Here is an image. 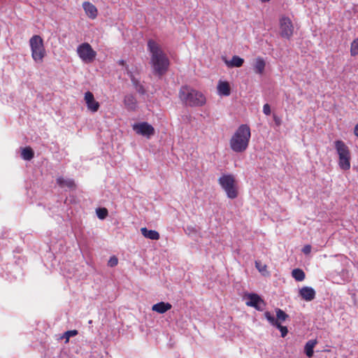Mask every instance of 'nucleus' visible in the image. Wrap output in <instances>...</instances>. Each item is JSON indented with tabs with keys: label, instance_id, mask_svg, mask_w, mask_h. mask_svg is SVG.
<instances>
[{
	"label": "nucleus",
	"instance_id": "30",
	"mask_svg": "<svg viewBox=\"0 0 358 358\" xmlns=\"http://www.w3.org/2000/svg\"><path fill=\"white\" fill-rule=\"evenodd\" d=\"M255 267L261 273H264V271H266V267H267L266 265L262 264L260 262H258V261L255 262Z\"/></svg>",
	"mask_w": 358,
	"mask_h": 358
},
{
	"label": "nucleus",
	"instance_id": "20",
	"mask_svg": "<svg viewBox=\"0 0 358 358\" xmlns=\"http://www.w3.org/2000/svg\"><path fill=\"white\" fill-rule=\"evenodd\" d=\"M141 232L145 238H149L150 240L157 241L160 238L158 231L155 230L148 229L146 227L141 228Z\"/></svg>",
	"mask_w": 358,
	"mask_h": 358
},
{
	"label": "nucleus",
	"instance_id": "8",
	"mask_svg": "<svg viewBox=\"0 0 358 358\" xmlns=\"http://www.w3.org/2000/svg\"><path fill=\"white\" fill-rule=\"evenodd\" d=\"M294 33V25L289 17L282 16L280 18V35L281 37L290 39Z\"/></svg>",
	"mask_w": 358,
	"mask_h": 358
},
{
	"label": "nucleus",
	"instance_id": "13",
	"mask_svg": "<svg viewBox=\"0 0 358 358\" xmlns=\"http://www.w3.org/2000/svg\"><path fill=\"white\" fill-rule=\"evenodd\" d=\"M299 294L303 299L306 301H310L315 297L314 289L310 287H303L299 290Z\"/></svg>",
	"mask_w": 358,
	"mask_h": 358
},
{
	"label": "nucleus",
	"instance_id": "31",
	"mask_svg": "<svg viewBox=\"0 0 358 358\" xmlns=\"http://www.w3.org/2000/svg\"><path fill=\"white\" fill-rule=\"evenodd\" d=\"M118 264V259L115 256H113L108 262V265L110 267H114Z\"/></svg>",
	"mask_w": 358,
	"mask_h": 358
},
{
	"label": "nucleus",
	"instance_id": "37",
	"mask_svg": "<svg viewBox=\"0 0 358 358\" xmlns=\"http://www.w3.org/2000/svg\"><path fill=\"white\" fill-rule=\"evenodd\" d=\"M262 3H265V2H268L270 0H259Z\"/></svg>",
	"mask_w": 358,
	"mask_h": 358
},
{
	"label": "nucleus",
	"instance_id": "18",
	"mask_svg": "<svg viewBox=\"0 0 358 358\" xmlns=\"http://www.w3.org/2000/svg\"><path fill=\"white\" fill-rule=\"evenodd\" d=\"M124 103L125 107L129 110H135L137 108V101L132 94H127L124 96Z\"/></svg>",
	"mask_w": 358,
	"mask_h": 358
},
{
	"label": "nucleus",
	"instance_id": "27",
	"mask_svg": "<svg viewBox=\"0 0 358 358\" xmlns=\"http://www.w3.org/2000/svg\"><path fill=\"white\" fill-rule=\"evenodd\" d=\"M78 331L76 329L74 330H70L64 332V334L61 336V338L65 339V343H67L69 341V338L71 337L75 336L78 335Z\"/></svg>",
	"mask_w": 358,
	"mask_h": 358
},
{
	"label": "nucleus",
	"instance_id": "35",
	"mask_svg": "<svg viewBox=\"0 0 358 358\" xmlns=\"http://www.w3.org/2000/svg\"><path fill=\"white\" fill-rule=\"evenodd\" d=\"M118 64L121 66H125L126 68L128 67V66L126 64V62L123 59L119 60ZM127 69L129 70V68H127Z\"/></svg>",
	"mask_w": 358,
	"mask_h": 358
},
{
	"label": "nucleus",
	"instance_id": "32",
	"mask_svg": "<svg viewBox=\"0 0 358 358\" xmlns=\"http://www.w3.org/2000/svg\"><path fill=\"white\" fill-rule=\"evenodd\" d=\"M263 112L266 115H269L271 114V107L268 103H266L264 105Z\"/></svg>",
	"mask_w": 358,
	"mask_h": 358
},
{
	"label": "nucleus",
	"instance_id": "6",
	"mask_svg": "<svg viewBox=\"0 0 358 358\" xmlns=\"http://www.w3.org/2000/svg\"><path fill=\"white\" fill-rule=\"evenodd\" d=\"M29 45L33 59L41 63L46 54L43 38L38 35H34L29 39Z\"/></svg>",
	"mask_w": 358,
	"mask_h": 358
},
{
	"label": "nucleus",
	"instance_id": "4",
	"mask_svg": "<svg viewBox=\"0 0 358 358\" xmlns=\"http://www.w3.org/2000/svg\"><path fill=\"white\" fill-rule=\"evenodd\" d=\"M335 149L338 155V166L343 171L350 169L351 155L348 146L341 140L334 142Z\"/></svg>",
	"mask_w": 358,
	"mask_h": 358
},
{
	"label": "nucleus",
	"instance_id": "15",
	"mask_svg": "<svg viewBox=\"0 0 358 358\" xmlns=\"http://www.w3.org/2000/svg\"><path fill=\"white\" fill-rule=\"evenodd\" d=\"M127 75L129 76L131 83L134 85L135 90L141 94H144L145 90L143 85L140 83V80L137 79L132 72L127 69Z\"/></svg>",
	"mask_w": 358,
	"mask_h": 358
},
{
	"label": "nucleus",
	"instance_id": "17",
	"mask_svg": "<svg viewBox=\"0 0 358 358\" xmlns=\"http://www.w3.org/2000/svg\"><path fill=\"white\" fill-rule=\"evenodd\" d=\"M56 181L57 184L62 188L75 189L76 187L75 181L71 178H64L60 176L57 178Z\"/></svg>",
	"mask_w": 358,
	"mask_h": 358
},
{
	"label": "nucleus",
	"instance_id": "16",
	"mask_svg": "<svg viewBox=\"0 0 358 358\" xmlns=\"http://www.w3.org/2000/svg\"><path fill=\"white\" fill-rule=\"evenodd\" d=\"M172 305L169 302H159L154 304L152 307V310L159 314H163L168 310H171Z\"/></svg>",
	"mask_w": 358,
	"mask_h": 358
},
{
	"label": "nucleus",
	"instance_id": "9",
	"mask_svg": "<svg viewBox=\"0 0 358 358\" xmlns=\"http://www.w3.org/2000/svg\"><path fill=\"white\" fill-rule=\"evenodd\" d=\"M133 129L136 134L150 138L155 134L154 127L146 122L136 123L133 125Z\"/></svg>",
	"mask_w": 358,
	"mask_h": 358
},
{
	"label": "nucleus",
	"instance_id": "23",
	"mask_svg": "<svg viewBox=\"0 0 358 358\" xmlns=\"http://www.w3.org/2000/svg\"><path fill=\"white\" fill-rule=\"evenodd\" d=\"M243 63L244 59L236 55L233 56L229 62L226 61L227 65L229 67H241Z\"/></svg>",
	"mask_w": 358,
	"mask_h": 358
},
{
	"label": "nucleus",
	"instance_id": "22",
	"mask_svg": "<svg viewBox=\"0 0 358 358\" xmlns=\"http://www.w3.org/2000/svg\"><path fill=\"white\" fill-rule=\"evenodd\" d=\"M317 344V339L309 340L305 345L304 351L307 357H312L314 353V348Z\"/></svg>",
	"mask_w": 358,
	"mask_h": 358
},
{
	"label": "nucleus",
	"instance_id": "1",
	"mask_svg": "<svg viewBox=\"0 0 358 358\" xmlns=\"http://www.w3.org/2000/svg\"><path fill=\"white\" fill-rule=\"evenodd\" d=\"M148 50L150 53V64L155 75L159 77L164 75L170 66V61L161 45L152 39L148 41Z\"/></svg>",
	"mask_w": 358,
	"mask_h": 358
},
{
	"label": "nucleus",
	"instance_id": "11",
	"mask_svg": "<svg viewBox=\"0 0 358 358\" xmlns=\"http://www.w3.org/2000/svg\"><path fill=\"white\" fill-rule=\"evenodd\" d=\"M84 99L88 110L93 113L99 110L100 107L99 103L95 100L94 94L91 92L88 91L85 93Z\"/></svg>",
	"mask_w": 358,
	"mask_h": 358
},
{
	"label": "nucleus",
	"instance_id": "14",
	"mask_svg": "<svg viewBox=\"0 0 358 358\" xmlns=\"http://www.w3.org/2000/svg\"><path fill=\"white\" fill-rule=\"evenodd\" d=\"M83 9L86 15L91 19H95L98 14V10L94 5L89 1L83 3Z\"/></svg>",
	"mask_w": 358,
	"mask_h": 358
},
{
	"label": "nucleus",
	"instance_id": "3",
	"mask_svg": "<svg viewBox=\"0 0 358 358\" xmlns=\"http://www.w3.org/2000/svg\"><path fill=\"white\" fill-rule=\"evenodd\" d=\"M179 98L184 104L190 107L202 106L206 101V96L202 92L188 86L180 87Z\"/></svg>",
	"mask_w": 358,
	"mask_h": 358
},
{
	"label": "nucleus",
	"instance_id": "34",
	"mask_svg": "<svg viewBox=\"0 0 358 358\" xmlns=\"http://www.w3.org/2000/svg\"><path fill=\"white\" fill-rule=\"evenodd\" d=\"M273 118H274V121H275V124L278 126H279L281 124L280 119L278 117H277L276 115H274Z\"/></svg>",
	"mask_w": 358,
	"mask_h": 358
},
{
	"label": "nucleus",
	"instance_id": "33",
	"mask_svg": "<svg viewBox=\"0 0 358 358\" xmlns=\"http://www.w3.org/2000/svg\"><path fill=\"white\" fill-rule=\"evenodd\" d=\"M311 245H306L303 249H302V252L305 254V255H309L311 252Z\"/></svg>",
	"mask_w": 358,
	"mask_h": 358
},
{
	"label": "nucleus",
	"instance_id": "26",
	"mask_svg": "<svg viewBox=\"0 0 358 358\" xmlns=\"http://www.w3.org/2000/svg\"><path fill=\"white\" fill-rule=\"evenodd\" d=\"M275 313H276L275 320H277L278 322H284L289 317V315L280 308L275 309Z\"/></svg>",
	"mask_w": 358,
	"mask_h": 358
},
{
	"label": "nucleus",
	"instance_id": "38",
	"mask_svg": "<svg viewBox=\"0 0 358 358\" xmlns=\"http://www.w3.org/2000/svg\"><path fill=\"white\" fill-rule=\"evenodd\" d=\"M357 39H358V38H357Z\"/></svg>",
	"mask_w": 358,
	"mask_h": 358
},
{
	"label": "nucleus",
	"instance_id": "5",
	"mask_svg": "<svg viewBox=\"0 0 358 358\" xmlns=\"http://www.w3.org/2000/svg\"><path fill=\"white\" fill-rule=\"evenodd\" d=\"M218 183L225 192L228 198L236 199L238 195V189L235 177L231 174H224L218 179Z\"/></svg>",
	"mask_w": 358,
	"mask_h": 358
},
{
	"label": "nucleus",
	"instance_id": "21",
	"mask_svg": "<svg viewBox=\"0 0 358 358\" xmlns=\"http://www.w3.org/2000/svg\"><path fill=\"white\" fill-rule=\"evenodd\" d=\"M265 66L266 63L264 59L262 57H257L256 58L253 65L254 71L257 74H262L264 73Z\"/></svg>",
	"mask_w": 358,
	"mask_h": 358
},
{
	"label": "nucleus",
	"instance_id": "36",
	"mask_svg": "<svg viewBox=\"0 0 358 358\" xmlns=\"http://www.w3.org/2000/svg\"><path fill=\"white\" fill-rule=\"evenodd\" d=\"M354 133L358 137V124L355 127Z\"/></svg>",
	"mask_w": 358,
	"mask_h": 358
},
{
	"label": "nucleus",
	"instance_id": "28",
	"mask_svg": "<svg viewBox=\"0 0 358 358\" xmlns=\"http://www.w3.org/2000/svg\"><path fill=\"white\" fill-rule=\"evenodd\" d=\"M96 215L101 220H103L108 215V210L106 208H99L96 209Z\"/></svg>",
	"mask_w": 358,
	"mask_h": 358
},
{
	"label": "nucleus",
	"instance_id": "29",
	"mask_svg": "<svg viewBox=\"0 0 358 358\" xmlns=\"http://www.w3.org/2000/svg\"><path fill=\"white\" fill-rule=\"evenodd\" d=\"M350 53L352 56L358 55V39H355L351 43Z\"/></svg>",
	"mask_w": 358,
	"mask_h": 358
},
{
	"label": "nucleus",
	"instance_id": "10",
	"mask_svg": "<svg viewBox=\"0 0 358 358\" xmlns=\"http://www.w3.org/2000/svg\"><path fill=\"white\" fill-rule=\"evenodd\" d=\"M248 301L246 305L253 307L256 310L262 311L264 309L266 303L257 294H249L247 295Z\"/></svg>",
	"mask_w": 358,
	"mask_h": 358
},
{
	"label": "nucleus",
	"instance_id": "7",
	"mask_svg": "<svg viewBox=\"0 0 358 358\" xmlns=\"http://www.w3.org/2000/svg\"><path fill=\"white\" fill-rule=\"evenodd\" d=\"M77 53L85 63H92L96 57V52L88 43H83L78 45Z\"/></svg>",
	"mask_w": 358,
	"mask_h": 358
},
{
	"label": "nucleus",
	"instance_id": "2",
	"mask_svg": "<svg viewBox=\"0 0 358 358\" xmlns=\"http://www.w3.org/2000/svg\"><path fill=\"white\" fill-rule=\"evenodd\" d=\"M251 137L250 128L247 124H241L231 136L229 145L235 152H243L248 147Z\"/></svg>",
	"mask_w": 358,
	"mask_h": 358
},
{
	"label": "nucleus",
	"instance_id": "25",
	"mask_svg": "<svg viewBox=\"0 0 358 358\" xmlns=\"http://www.w3.org/2000/svg\"><path fill=\"white\" fill-rule=\"evenodd\" d=\"M292 277L299 282L303 281L306 278L304 271L301 268H294L292 271Z\"/></svg>",
	"mask_w": 358,
	"mask_h": 358
},
{
	"label": "nucleus",
	"instance_id": "19",
	"mask_svg": "<svg viewBox=\"0 0 358 358\" xmlns=\"http://www.w3.org/2000/svg\"><path fill=\"white\" fill-rule=\"evenodd\" d=\"M217 92L220 95L227 96L230 95L231 87L228 82L220 81L217 85Z\"/></svg>",
	"mask_w": 358,
	"mask_h": 358
},
{
	"label": "nucleus",
	"instance_id": "12",
	"mask_svg": "<svg viewBox=\"0 0 358 358\" xmlns=\"http://www.w3.org/2000/svg\"><path fill=\"white\" fill-rule=\"evenodd\" d=\"M264 316L271 325L277 327L280 331L281 336L282 338L287 336L288 333L287 328L285 326L281 325L280 322H278V321L275 320V318L271 314L270 312H265Z\"/></svg>",
	"mask_w": 358,
	"mask_h": 358
},
{
	"label": "nucleus",
	"instance_id": "24",
	"mask_svg": "<svg viewBox=\"0 0 358 358\" xmlns=\"http://www.w3.org/2000/svg\"><path fill=\"white\" fill-rule=\"evenodd\" d=\"M21 157L23 159L30 161L34 157V152L30 147H25L22 149Z\"/></svg>",
	"mask_w": 358,
	"mask_h": 358
}]
</instances>
